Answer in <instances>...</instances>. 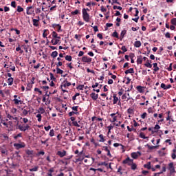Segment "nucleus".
<instances>
[{
    "instance_id": "obj_4",
    "label": "nucleus",
    "mask_w": 176,
    "mask_h": 176,
    "mask_svg": "<svg viewBox=\"0 0 176 176\" xmlns=\"http://www.w3.org/2000/svg\"><path fill=\"white\" fill-rule=\"evenodd\" d=\"M168 170L170 171V174H175V166H174L173 162H170L168 164Z\"/></svg>"
},
{
    "instance_id": "obj_55",
    "label": "nucleus",
    "mask_w": 176,
    "mask_h": 176,
    "mask_svg": "<svg viewBox=\"0 0 176 176\" xmlns=\"http://www.w3.org/2000/svg\"><path fill=\"white\" fill-rule=\"evenodd\" d=\"M146 146H147L150 150L155 149V148H157L156 146H151V145H149V144H146Z\"/></svg>"
},
{
    "instance_id": "obj_6",
    "label": "nucleus",
    "mask_w": 176,
    "mask_h": 176,
    "mask_svg": "<svg viewBox=\"0 0 176 176\" xmlns=\"http://www.w3.org/2000/svg\"><path fill=\"white\" fill-rule=\"evenodd\" d=\"M52 28L56 29L57 32H63L60 24L54 23L52 25Z\"/></svg>"
},
{
    "instance_id": "obj_24",
    "label": "nucleus",
    "mask_w": 176,
    "mask_h": 176,
    "mask_svg": "<svg viewBox=\"0 0 176 176\" xmlns=\"http://www.w3.org/2000/svg\"><path fill=\"white\" fill-rule=\"evenodd\" d=\"M137 64H142V56H138Z\"/></svg>"
},
{
    "instance_id": "obj_20",
    "label": "nucleus",
    "mask_w": 176,
    "mask_h": 176,
    "mask_svg": "<svg viewBox=\"0 0 176 176\" xmlns=\"http://www.w3.org/2000/svg\"><path fill=\"white\" fill-rule=\"evenodd\" d=\"M99 142H105V138H104V135L100 134L99 135Z\"/></svg>"
},
{
    "instance_id": "obj_34",
    "label": "nucleus",
    "mask_w": 176,
    "mask_h": 176,
    "mask_svg": "<svg viewBox=\"0 0 176 176\" xmlns=\"http://www.w3.org/2000/svg\"><path fill=\"white\" fill-rule=\"evenodd\" d=\"M17 12H19V13H21V12H24V8H23L21 6H17Z\"/></svg>"
},
{
    "instance_id": "obj_57",
    "label": "nucleus",
    "mask_w": 176,
    "mask_h": 176,
    "mask_svg": "<svg viewBox=\"0 0 176 176\" xmlns=\"http://www.w3.org/2000/svg\"><path fill=\"white\" fill-rule=\"evenodd\" d=\"M58 42H60V38H54V45H58Z\"/></svg>"
},
{
    "instance_id": "obj_9",
    "label": "nucleus",
    "mask_w": 176,
    "mask_h": 176,
    "mask_svg": "<svg viewBox=\"0 0 176 176\" xmlns=\"http://www.w3.org/2000/svg\"><path fill=\"white\" fill-rule=\"evenodd\" d=\"M8 131H13V129H14V125L13 124V122L8 121Z\"/></svg>"
},
{
    "instance_id": "obj_18",
    "label": "nucleus",
    "mask_w": 176,
    "mask_h": 176,
    "mask_svg": "<svg viewBox=\"0 0 176 176\" xmlns=\"http://www.w3.org/2000/svg\"><path fill=\"white\" fill-rule=\"evenodd\" d=\"M153 65L154 67V69H153L154 72H157V71H159L160 69V68H159V67H157V63H153Z\"/></svg>"
},
{
    "instance_id": "obj_10",
    "label": "nucleus",
    "mask_w": 176,
    "mask_h": 176,
    "mask_svg": "<svg viewBox=\"0 0 176 176\" xmlns=\"http://www.w3.org/2000/svg\"><path fill=\"white\" fill-rule=\"evenodd\" d=\"M0 124H3L6 129H7V130L9 131V124L8 122H5V120H1V121H0Z\"/></svg>"
},
{
    "instance_id": "obj_17",
    "label": "nucleus",
    "mask_w": 176,
    "mask_h": 176,
    "mask_svg": "<svg viewBox=\"0 0 176 176\" xmlns=\"http://www.w3.org/2000/svg\"><path fill=\"white\" fill-rule=\"evenodd\" d=\"M124 74H125L126 75H127V74H134V69H133V68H130V69L126 70V71L124 72Z\"/></svg>"
},
{
    "instance_id": "obj_19",
    "label": "nucleus",
    "mask_w": 176,
    "mask_h": 176,
    "mask_svg": "<svg viewBox=\"0 0 176 176\" xmlns=\"http://www.w3.org/2000/svg\"><path fill=\"white\" fill-rule=\"evenodd\" d=\"M144 66L147 68H152V64L149 62V60H146V63L144 64Z\"/></svg>"
},
{
    "instance_id": "obj_56",
    "label": "nucleus",
    "mask_w": 176,
    "mask_h": 176,
    "mask_svg": "<svg viewBox=\"0 0 176 176\" xmlns=\"http://www.w3.org/2000/svg\"><path fill=\"white\" fill-rule=\"evenodd\" d=\"M50 137H54V129L50 130Z\"/></svg>"
},
{
    "instance_id": "obj_42",
    "label": "nucleus",
    "mask_w": 176,
    "mask_h": 176,
    "mask_svg": "<svg viewBox=\"0 0 176 176\" xmlns=\"http://www.w3.org/2000/svg\"><path fill=\"white\" fill-rule=\"evenodd\" d=\"M38 168H39V166H34L32 168L29 169L30 171L32 172V171H38Z\"/></svg>"
},
{
    "instance_id": "obj_63",
    "label": "nucleus",
    "mask_w": 176,
    "mask_h": 176,
    "mask_svg": "<svg viewBox=\"0 0 176 176\" xmlns=\"http://www.w3.org/2000/svg\"><path fill=\"white\" fill-rule=\"evenodd\" d=\"M35 12H36V14H39V13H41V8H36Z\"/></svg>"
},
{
    "instance_id": "obj_43",
    "label": "nucleus",
    "mask_w": 176,
    "mask_h": 176,
    "mask_svg": "<svg viewBox=\"0 0 176 176\" xmlns=\"http://www.w3.org/2000/svg\"><path fill=\"white\" fill-rule=\"evenodd\" d=\"M72 16H75V14H79V10H75L74 11H72Z\"/></svg>"
},
{
    "instance_id": "obj_21",
    "label": "nucleus",
    "mask_w": 176,
    "mask_h": 176,
    "mask_svg": "<svg viewBox=\"0 0 176 176\" xmlns=\"http://www.w3.org/2000/svg\"><path fill=\"white\" fill-rule=\"evenodd\" d=\"M13 80H14V78L12 77L8 79V86H12V85H13Z\"/></svg>"
},
{
    "instance_id": "obj_7",
    "label": "nucleus",
    "mask_w": 176,
    "mask_h": 176,
    "mask_svg": "<svg viewBox=\"0 0 176 176\" xmlns=\"http://www.w3.org/2000/svg\"><path fill=\"white\" fill-rule=\"evenodd\" d=\"M133 160L130 159V157H127L126 160H124L122 163L123 164H128V166H131V164L133 163Z\"/></svg>"
},
{
    "instance_id": "obj_25",
    "label": "nucleus",
    "mask_w": 176,
    "mask_h": 176,
    "mask_svg": "<svg viewBox=\"0 0 176 176\" xmlns=\"http://www.w3.org/2000/svg\"><path fill=\"white\" fill-rule=\"evenodd\" d=\"M139 136L140 137V138H143V140H148V138H149L148 137L145 136V134L142 132L140 133Z\"/></svg>"
},
{
    "instance_id": "obj_59",
    "label": "nucleus",
    "mask_w": 176,
    "mask_h": 176,
    "mask_svg": "<svg viewBox=\"0 0 176 176\" xmlns=\"http://www.w3.org/2000/svg\"><path fill=\"white\" fill-rule=\"evenodd\" d=\"M78 108H79V106H74V107H72V109L73 111H75V112H78Z\"/></svg>"
},
{
    "instance_id": "obj_35",
    "label": "nucleus",
    "mask_w": 176,
    "mask_h": 176,
    "mask_svg": "<svg viewBox=\"0 0 176 176\" xmlns=\"http://www.w3.org/2000/svg\"><path fill=\"white\" fill-rule=\"evenodd\" d=\"M82 63H89V58L87 56H83L82 58Z\"/></svg>"
},
{
    "instance_id": "obj_49",
    "label": "nucleus",
    "mask_w": 176,
    "mask_h": 176,
    "mask_svg": "<svg viewBox=\"0 0 176 176\" xmlns=\"http://www.w3.org/2000/svg\"><path fill=\"white\" fill-rule=\"evenodd\" d=\"M127 130H128V131H136V130H135V129H134L133 126H132V128H130V126H127Z\"/></svg>"
},
{
    "instance_id": "obj_30",
    "label": "nucleus",
    "mask_w": 176,
    "mask_h": 176,
    "mask_svg": "<svg viewBox=\"0 0 176 176\" xmlns=\"http://www.w3.org/2000/svg\"><path fill=\"white\" fill-rule=\"evenodd\" d=\"M14 146H16V148H24L25 146L21 144H19V143H16L14 144Z\"/></svg>"
},
{
    "instance_id": "obj_16",
    "label": "nucleus",
    "mask_w": 176,
    "mask_h": 176,
    "mask_svg": "<svg viewBox=\"0 0 176 176\" xmlns=\"http://www.w3.org/2000/svg\"><path fill=\"white\" fill-rule=\"evenodd\" d=\"M13 101H14L15 105H20V104H23V101H21V100H19L17 98H14L13 100Z\"/></svg>"
},
{
    "instance_id": "obj_44",
    "label": "nucleus",
    "mask_w": 176,
    "mask_h": 176,
    "mask_svg": "<svg viewBox=\"0 0 176 176\" xmlns=\"http://www.w3.org/2000/svg\"><path fill=\"white\" fill-rule=\"evenodd\" d=\"M74 38L77 41H80V38H82V36L80 34H75Z\"/></svg>"
},
{
    "instance_id": "obj_29",
    "label": "nucleus",
    "mask_w": 176,
    "mask_h": 176,
    "mask_svg": "<svg viewBox=\"0 0 176 176\" xmlns=\"http://www.w3.org/2000/svg\"><path fill=\"white\" fill-rule=\"evenodd\" d=\"M25 153L28 155V156H31V155H34V151L26 150Z\"/></svg>"
},
{
    "instance_id": "obj_8",
    "label": "nucleus",
    "mask_w": 176,
    "mask_h": 176,
    "mask_svg": "<svg viewBox=\"0 0 176 176\" xmlns=\"http://www.w3.org/2000/svg\"><path fill=\"white\" fill-rule=\"evenodd\" d=\"M131 157H133V159H138V157H140V156H141V152L138 151V152H134L132 153L131 154Z\"/></svg>"
},
{
    "instance_id": "obj_51",
    "label": "nucleus",
    "mask_w": 176,
    "mask_h": 176,
    "mask_svg": "<svg viewBox=\"0 0 176 176\" xmlns=\"http://www.w3.org/2000/svg\"><path fill=\"white\" fill-rule=\"evenodd\" d=\"M127 112H128V113H129V115H133L134 111L133 110V109L129 108V109H128Z\"/></svg>"
},
{
    "instance_id": "obj_31",
    "label": "nucleus",
    "mask_w": 176,
    "mask_h": 176,
    "mask_svg": "<svg viewBox=\"0 0 176 176\" xmlns=\"http://www.w3.org/2000/svg\"><path fill=\"white\" fill-rule=\"evenodd\" d=\"M36 118H37L38 122H42V115L41 113L37 114Z\"/></svg>"
},
{
    "instance_id": "obj_54",
    "label": "nucleus",
    "mask_w": 176,
    "mask_h": 176,
    "mask_svg": "<svg viewBox=\"0 0 176 176\" xmlns=\"http://www.w3.org/2000/svg\"><path fill=\"white\" fill-rule=\"evenodd\" d=\"M41 155L43 156V155H45V151H39L38 153H37L36 156H41Z\"/></svg>"
},
{
    "instance_id": "obj_38",
    "label": "nucleus",
    "mask_w": 176,
    "mask_h": 176,
    "mask_svg": "<svg viewBox=\"0 0 176 176\" xmlns=\"http://www.w3.org/2000/svg\"><path fill=\"white\" fill-rule=\"evenodd\" d=\"M47 31H49V30H43V38H46L47 36Z\"/></svg>"
},
{
    "instance_id": "obj_53",
    "label": "nucleus",
    "mask_w": 176,
    "mask_h": 176,
    "mask_svg": "<svg viewBox=\"0 0 176 176\" xmlns=\"http://www.w3.org/2000/svg\"><path fill=\"white\" fill-rule=\"evenodd\" d=\"M131 170H135L137 168V164L133 163L131 165Z\"/></svg>"
},
{
    "instance_id": "obj_15",
    "label": "nucleus",
    "mask_w": 176,
    "mask_h": 176,
    "mask_svg": "<svg viewBox=\"0 0 176 176\" xmlns=\"http://www.w3.org/2000/svg\"><path fill=\"white\" fill-rule=\"evenodd\" d=\"M32 21L34 27H39V19H33Z\"/></svg>"
},
{
    "instance_id": "obj_22",
    "label": "nucleus",
    "mask_w": 176,
    "mask_h": 176,
    "mask_svg": "<svg viewBox=\"0 0 176 176\" xmlns=\"http://www.w3.org/2000/svg\"><path fill=\"white\" fill-rule=\"evenodd\" d=\"M58 56V52H57V51H54L51 54V57H52L53 58H56V57H57Z\"/></svg>"
},
{
    "instance_id": "obj_33",
    "label": "nucleus",
    "mask_w": 176,
    "mask_h": 176,
    "mask_svg": "<svg viewBox=\"0 0 176 176\" xmlns=\"http://www.w3.org/2000/svg\"><path fill=\"white\" fill-rule=\"evenodd\" d=\"M65 58L67 61H72V56L71 55H67Z\"/></svg>"
},
{
    "instance_id": "obj_37",
    "label": "nucleus",
    "mask_w": 176,
    "mask_h": 176,
    "mask_svg": "<svg viewBox=\"0 0 176 176\" xmlns=\"http://www.w3.org/2000/svg\"><path fill=\"white\" fill-rule=\"evenodd\" d=\"M76 155H78V156H82L83 155V151H82L81 152L79 153V150H76L75 151V153H74Z\"/></svg>"
},
{
    "instance_id": "obj_50",
    "label": "nucleus",
    "mask_w": 176,
    "mask_h": 176,
    "mask_svg": "<svg viewBox=\"0 0 176 176\" xmlns=\"http://www.w3.org/2000/svg\"><path fill=\"white\" fill-rule=\"evenodd\" d=\"M170 23L173 24V25H176V18L172 19Z\"/></svg>"
},
{
    "instance_id": "obj_1",
    "label": "nucleus",
    "mask_w": 176,
    "mask_h": 176,
    "mask_svg": "<svg viewBox=\"0 0 176 176\" xmlns=\"http://www.w3.org/2000/svg\"><path fill=\"white\" fill-rule=\"evenodd\" d=\"M89 10V8H82V19L84 21H86V23H89V12H87Z\"/></svg>"
},
{
    "instance_id": "obj_47",
    "label": "nucleus",
    "mask_w": 176,
    "mask_h": 176,
    "mask_svg": "<svg viewBox=\"0 0 176 176\" xmlns=\"http://www.w3.org/2000/svg\"><path fill=\"white\" fill-rule=\"evenodd\" d=\"M86 87H87V86H85V85H79L77 89H78L79 90H83L84 89H86Z\"/></svg>"
},
{
    "instance_id": "obj_52",
    "label": "nucleus",
    "mask_w": 176,
    "mask_h": 176,
    "mask_svg": "<svg viewBox=\"0 0 176 176\" xmlns=\"http://www.w3.org/2000/svg\"><path fill=\"white\" fill-rule=\"evenodd\" d=\"M16 52H20V54H23V52H24V51L21 50V47H16Z\"/></svg>"
},
{
    "instance_id": "obj_36",
    "label": "nucleus",
    "mask_w": 176,
    "mask_h": 176,
    "mask_svg": "<svg viewBox=\"0 0 176 176\" xmlns=\"http://www.w3.org/2000/svg\"><path fill=\"white\" fill-rule=\"evenodd\" d=\"M126 30H122L120 34V38L123 39L124 38V35H126Z\"/></svg>"
},
{
    "instance_id": "obj_64",
    "label": "nucleus",
    "mask_w": 176,
    "mask_h": 176,
    "mask_svg": "<svg viewBox=\"0 0 176 176\" xmlns=\"http://www.w3.org/2000/svg\"><path fill=\"white\" fill-rule=\"evenodd\" d=\"M11 6L12 8H16V1H12L11 2Z\"/></svg>"
},
{
    "instance_id": "obj_45",
    "label": "nucleus",
    "mask_w": 176,
    "mask_h": 176,
    "mask_svg": "<svg viewBox=\"0 0 176 176\" xmlns=\"http://www.w3.org/2000/svg\"><path fill=\"white\" fill-rule=\"evenodd\" d=\"M112 36H113V38H119V34H118V32L115 31L113 33Z\"/></svg>"
},
{
    "instance_id": "obj_23",
    "label": "nucleus",
    "mask_w": 176,
    "mask_h": 176,
    "mask_svg": "<svg viewBox=\"0 0 176 176\" xmlns=\"http://www.w3.org/2000/svg\"><path fill=\"white\" fill-rule=\"evenodd\" d=\"M113 104H118V101H119V98L116 96V95H113Z\"/></svg>"
},
{
    "instance_id": "obj_46",
    "label": "nucleus",
    "mask_w": 176,
    "mask_h": 176,
    "mask_svg": "<svg viewBox=\"0 0 176 176\" xmlns=\"http://www.w3.org/2000/svg\"><path fill=\"white\" fill-rule=\"evenodd\" d=\"M73 126H75V127H80V125L78 124L77 121H74L72 122Z\"/></svg>"
},
{
    "instance_id": "obj_11",
    "label": "nucleus",
    "mask_w": 176,
    "mask_h": 176,
    "mask_svg": "<svg viewBox=\"0 0 176 176\" xmlns=\"http://www.w3.org/2000/svg\"><path fill=\"white\" fill-rule=\"evenodd\" d=\"M58 156H60V157H64L67 155V151H58L57 152Z\"/></svg>"
},
{
    "instance_id": "obj_48",
    "label": "nucleus",
    "mask_w": 176,
    "mask_h": 176,
    "mask_svg": "<svg viewBox=\"0 0 176 176\" xmlns=\"http://www.w3.org/2000/svg\"><path fill=\"white\" fill-rule=\"evenodd\" d=\"M113 9H114V10H116V9H118V10H122V8L120 6H113Z\"/></svg>"
},
{
    "instance_id": "obj_27",
    "label": "nucleus",
    "mask_w": 176,
    "mask_h": 176,
    "mask_svg": "<svg viewBox=\"0 0 176 176\" xmlns=\"http://www.w3.org/2000/svg\"><path fill=\"white\" fill-rule=\"evenodd\" d=\"M134 46H135V47H141V41H135L134 43Z\"/></svg>"
},
{
    "instance_id": "obj_40",
    "label": "nucleus",
    "mask_w": 176,
    "mask_h": 176,
    "mask_svg": "<svg viewBox=\"0 0 176 176\" xmlns=\"http://www.w3.org/2000/svg\"><path fill=\"white\" fill-rule=\"evenodd\" d=\"M45 112V109L43 107H40L38 111V113L43 114Z\"/></svg>"
},
{
    "instance_id": "obj_2",
    "label": "nucleus",
    "mask_w": 176,
    "mask_h": 176,
    "mask_svg": "<svg viewBox=\"0 0 176 176\" xmlns=\"http://www.w3.org/2000/svg\"><path fill=\"white\" fill-rule=\"evenodd\" d=\"M71 85V82H69L67 80H64L62 85H60L62 91H63V93H67V90H65V89H67V87H69Z\"/></svg>"
},
{
    "instance_id": "obj_32",
    "label": "nucleus",
    "mask_w": 176,
    "mask_h": 176,
    "mask_svg": "<svg viewBox=\"0 0 176 176\" xmlns=\"http://www.w3.org/2000/svg\"><path fill=\"white\" fill-rule=\"evenodd\" d=\"M28 115V111L27 109H23L21 116H27Z\"/></svg>"
},
{
    "instance_id": "obj_13",
    "label": "nucleus",
    "mask_w": 176,
    "mask_h": 176,
    "mask_svg": "<svg viewBox=\"0 0 176 176\" xmlns=\"http://www.w3.org/2000/svg\"><path fill=\"white\" fill-rule=\"evenodd\" d=\"M52 35L54 39H61V37L58 36V34L55 31L52 32Z\"/></svg>"
},
{
    "instance_id": "obj_12",
    "label": "nucleus",
    "mask_w": 176,
    "mask_h": 176,
    "mask_svg": "<svg viewBox=\"0 0 176 176\" xmlns=\"http://www.w3.org/2000/svg\"><path fill=\"white\" fill-rule=\"evenodd\" d=\"M161 87H162V89H163L164 90H167V89H171V85H166V84L162 83V84H161Z\"/></svg>"
},
{
    "instance_id": "obj_26",
    "label": "nucleus",
    "mask_w": 176,
    "mask_h": 176,
    "mask_svg": "<svg viewBox=\"0 0 176 176\" xmlns=\"http://www.w3.org/2000/svg\"><path fill=\"white\" fill-rule=\"evenodd\" d=\"M56 74H58L59 75H63L64 74V71L61 70L59 67H56Z\"/></svg>"
},
{
    "instance_id": "obj_3",
    "label": "nucleus",
    "mask_w": 176,
    "mask_h": 176,
    "mask_svg": "<svg viewBox=\"0 0 176 176\" xmlns=\"http://www.w3.org/2000/svg\"><path fill=\"white\" fill-rule=\"evenodd\" d=\"M17 128L19 130H20V131H27V130H30V129H31V126H30L28 124H19L17 126Z\"/></svg>"
},
{
    "instance_id": "obj_58",
    "label": "nucleus",
    "mask_w": 176,
    "mask_h": 176,
    "mask_svg": "<svg viewBox=\"0 0 176 176\" xmlns=\"http://www.w3.org/2000/svg\"><path fill=\"white\" fill-rule=\"evenodd\" d=\"M121 50H122L123 53H126V52H127V48H126V46L123 45L121 47Z\"/></svg>"
},
{
    "instance_id": "obj_28",
    "label": "nucleus",
    "mask_w": 176,
    "mask_h": 176,
    "mask_svg": "<svg viewBox=\"0 0 176 176\" xmlns=\"http://www.w3.org/2000/svg\"><path fill=\"white\" fill-rule=\"evenodd\" d=\"M144 167L148 170H151V162H148L147 164H144Z\"/></svg>"
},
{
    "instance_id": "obj_14",
    "label": "nucleus",
    "mask_w": 176,
    "mask_h": 176,
    "mask_svg": "<svg viewBox=\"0 0 176 176\" xmlns=\"http://www.w3.org/2000/svg\"><path fill=\"white\" fill-rule=\"evenodd\" d=\"M90 96L92 100H94V101H96L97 98H98V94H96L94 92H92Z\"/></svg>"
},
{
    "instance_id": "obj_41",
    "label": "nucleus",
    "mask_w": 176,
    "mask_h": 176,
    "mask_svg": "<svg viewBox=\"0 0 176 176\" xmlns=\"http://www.w3.org/2000/svg\"><path fill=\"white\" fill-rule=\"evenodd\" d=\"M137 90L138 91L139 93H143L144 90L142 89V87L141 86H138L137 87Z\"/></svg>"
},
{
    "instance_id": "obj_61",
    "label": "nucleus",
    "mask_w": 176,
    "mask_h": 176,
    "mask_svg": "<svg viewBox=\"0 0 176 176\" xmlns=\"http://www.w3.org/2000/svg\"><path fill=\"white\" fill-rule=\"evenodd\" d=\"M31 89H32V84L29 83L28 85L27 90H31Z\"/></svg>"
},
{
    "instance_id": "obj_5",
    "label": "nucleus",
    "mask_w": 176,
    "mask_h": 176,
    "mask_svg": "<svg viewBox=\"0 0 176 176\" xmlns=\"http://www.w3.org/2000/svg\"><path fill=\"white\" fill-rule=\"evenodd\" d=\"M34 6H30V7H27L26 8V14L28 15H31V14H34Z\"/></svg>"
},
{
    "instance_id": "obj_62",
    "label": "nucleus",
    "mask_w": 176,
    "mask_h": 176,
    "mask_svg": "<svg viewBox=\"0 0 176 176\" xmlns=\"http://www.w3.org/2000/svg\"><path fill=\"white\" fill-rule=\"evenodd\" d=\"M146 112H144L143 113L142 115H141V118L142 119H145V118H146Z\"/></svg>"
},
{
    "instance_id": "obj_39",
    "label": "nucleus",
    "mask_w": 176,
    "mask_h": 176,
    "mask_svg": "<svg viewBox=\"0 0 176 176\" xmlns=\"http://www.w3.org/2000/svg\"><path fill=\"white\" fill-rule=\"evenodd\" d=\"M10 67H11L10 68V69L11 71H12L13 72H14V71H16V67H14V65H12V62H10Z\"/></svg>"
},
{
    "instance_id": "obj_60",
    "label": "nucleus",
    "mask_w": 176,
    "mask_h": 176,
    "mask_svg": "<svg viewBox=\"0 0 176 176\" xmlns=\"http://www.w3.org/2000/svg\"><path fill=\"white\" fill-rule=\"evenodd\" d=\"M63 62L59 61L58 63H56V68H58V67H62Z\"/></svg>"
}]
</instances>
